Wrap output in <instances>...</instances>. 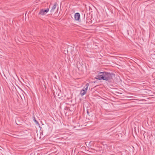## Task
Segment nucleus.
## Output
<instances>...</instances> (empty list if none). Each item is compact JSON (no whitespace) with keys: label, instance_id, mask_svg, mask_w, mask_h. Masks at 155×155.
Here are the masks:
<instances>
[{"label":"nucleus","instance_id":"20e7f679","mask_svg":"<svg viewBox=\"0 0 155 155\" xmlns=\"http://www.w3.org/2000/svg\"><path fill=\"white\" fill-rule=\"evenodd\" d=\"M49 11V9L48 8H47L46 9H41L40 11L38 14L41 15H43L45 14L48 12Z\"/></svg>","mask_w":155,"mask_h":155},{"label":"nucleus","instance_id":"f03ea898","mask_svg":"<svg viewBox=\"0 0 155 155\" xmlns=\"http://www.w3.org/2000/svg\"><path fill=\"white\" fill-rule=\"evenodd\" d=\"M89 85V83H87L83 87V89L81 91L80 94L82 96L86 94Z\"/></svg>","mask_w":155,"mask_h":155},{"label":"nucleus","instance_id":"1a4fd4ad","mask_svg":"<svg viewBox=\"0 0 155 155\" xmlns=\"http://www.w3.org/2000/svg\"><path fill=\"white\" fill-rule=\"evenodd\" d=\"M35 122H36V120H35Z\"/></svg>","mask_w":155,"mask_h":155},{"label":"nucleus","instance_id":"0eeeda50","mask_svg":"<svg viewBox=\"0 0 155 155\" xmlns=\"http://www.w3.org/2000/svg\"><path fill=\"white\" fill-rule=\"evenodd\" d=\"M151 57L155 59V51L151 53Z\"/></svg>","mask_w":155,"mask_h":155},{"label":"nucleus","instance_id":"7ed1b4c3","mask_svg":"<svg viewBox=\"0 0 155 155\" xmlns=\"http://www.w3.org/2000/svg\"><path fill=\"white\" fill-rule=\"evenodd\" d=\"M104 72H101L96 76V78L98 80H104Z\"/></svg>","mask_w":155,"mask_h":155},{"label":"nucleus","instance_id":"39448f33","mask_svg":"<svg viewBox=\"0 0 155 155\" xmlns=\"http://www.w3.org/2000/svg\"><path fill=\"white\" fill-rule=\"evenodd\" d=\"M74 19L76 21H79L80 19V13L78 12L74 14Z\"/></svg>","mask_w":155,"mask_h":155},{"label":"nucleus","instance_id":"6e6552de","mask_svg":"<svg viewBox=\"0 0 155 155\" xmlns=\"http://www.w3.org/2000/svg\"><path fill=\"white\" fill-rule=\"evenodd\" d=\"M87 113L88 114V111L87 110Z\"/></svg>","mask_w":155,"mask_h":155},{"label":"nucleus","instance_id":"f257e3e1","mask_svg":"<svg viewBox=\"0 0 155 155\" xmlns=\"http://www.w3.org/2000/svg\"><path fill=\"white\" fill-rule=\"evenodd\" d=\"M104 80L106 81L110 80L112 79L113 74L110 73L104 72Z\"/></svg>","mask_w":155,"mask_h":155},{"label":"nucleus","instance_id":"423d86ee","mask_svg":"<svg viewBox=\"0 0 155 155\" xmlns=\"http://www.w3.org/2000/svg\"><path fill=\"white\" fill-rule=\"evenodd\" d=\"M57 4L56 3H55L53 5L52 7V8L50 12L51 13L53 12H54V10L56 8L57 6Z\"/></svg>","mask_w":155,"mask_h":155}]
</instances>
